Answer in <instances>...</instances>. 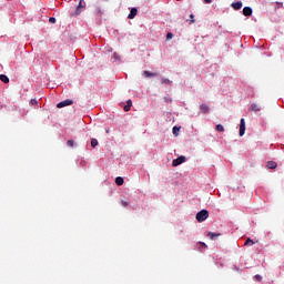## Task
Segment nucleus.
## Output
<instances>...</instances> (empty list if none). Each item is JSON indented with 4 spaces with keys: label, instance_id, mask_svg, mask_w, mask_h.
Segmentation results:
<instances>
[{
    "label": "nucleus",
    "instance_id": "obj_13",
    "mask_svg": "<svg viewBox=\"0 0 284 284\" xmlns=\"http://www.w3.org/2000/svg\"><path fill=\"white\" fill-rule=\"evenodd\" d=\"M131 108H132V101L128 100L126 105H124V112H130Z\"/></svg>",
    "mask_w": 284,
    "mask_h": 284
},
{
    "label": "nucleus",
    "instance_id": "obj_26",
    "mask_svg": "<svg viewBox=\"0 0 284 284\" xmlns=\"http://www.w3.org/2000/svg\"><path fill=\"white\" fill-rule=\"evenodd\" d=\"M30 103H31V105H37V104L39 103V101H37V99H32V100L30 101Z\"/></svg>",
    "mask_w": 284,
    "mask_h": 284
},
{
    "label": "nucleus",
    "instance_id": "obj_16",
    "mask_svg": "<svg viewBox=\"0 0 284 284\" xmlns=\"http://www.w3.org/2000/svg\"><path fill=\"white\" fill-rule=\"evenodd\" d=\"M115 183H116V185H123V183H124L123 178L122 176L115 178Z\"/></svg>",
    "mask_w": 284,
    "mask_h": 284
},
{
    "label": "nucleus",
    "instance_id": "obj_25",
    "mask_svg": "<svg viewBox=\"0 0 284 284\" xmlns=\"http://www.w3.org/2000/svg\"><path fill=\"white\" fill-rule=\"evenodd\" d=\"M164 101H165V103H172V98L165 97V98H164Z\"/></svg>",
    "mask_w": 284,
    "mask_h": 284
},
{
    "label": "nucleus",
    "instance_id": "obj_29",
    "mask_svg": "<svg viewBox=\"0 0 284 284\" xmlns=\"http://www.w3.org/2000/svg\"><path fill=\"white\" fill-rule=\"evenodd\" d=\"M191 23H194V14H190Z\"/></svg>",
    "mask_w": 284,
    "mask_h": 284
},
{
    "label": "nucleus",
    "instance_id": "obj_3",
    "mask_svg": "<svg viewBox=\"0 0 284 284\" xmlns=\"http://www.w3.org/2000/svg\"><path fill=\"white\" fill-rule=\"evenodd\" d=\"M186 159L184 155H181L172 161V166L178 168V165H181L182 163H185Z\"/></svg>",
    "mask_w": 284,
    "mask_h": 284
},
{
    "label": "nucleus",
    "instance_id": "obj_24",
    "mask_svg": "<svg viewBox=\"0 0 284 284\" xmlns=\"http://www.w3.org/2000/svg\"><path fill=\"white\" fill-rule=\"evenodd\" d=\"M49 23H57V18H53V17L49 18Z\"/></svg>",
    "mask_w": 284,
    "mask_h": 284
},
{
    "label": "nucleus",
    "instance_id": "obj_22",
    "mask_svg": "<svg viewBox=\"0 0 284 284\" xmlns=\"http://www.w3.org/2000/svg\"><path fill=\"white\" fill-rule=\"evenodd\" d=\"M174 37V34H172V32H169L166 34V41H170V39H172Z\"/></svg>",
    "mask_w": 284,
    "mask_h": 284
},
{
    "label": "nucleus",
    "instance_id": "obj_4",
    "mask_svg": "<svg viewBox=\"0 0 284 284\" xmlns=\"http://www.w3.org/2000/svg\"><path fill=\"white\" fill-rule=\"evenodd\" d=\"M72 103H74V101L68 99L64 101H61L60 103L57 104V108L61 109V108H68V105H72Z\"/></svg>",
    "mask_w": 284,
    "mask_h": 284
},
{
    "label": "nucleus",
    "instance_id": "obj_7",
    "mask_svg": "<svg viewBox=\"0 0 284 284\" xmlns=\"http://www.w3.org/2000/svg\"><path fill=\"white\" fill-rule=\"evenodd\" d=\"M231 7H232L234 10H241V8H243V2H241V1L233 2V3L231 4Z\"/></svg>",
    "mask_w": 284,
    "mask_h": 284
},
{
    "label": "nucleus",
    "instance_id": "obj_5",
    "mask_svg": "<svg viewBox=\"0 0 284 284\" xmlns=\"http://www.w3.org/2000/svg\"><path fill=\"white\" fill-rule=\"evenodd\" d=\"M245 134V119H241L240 121V136H243Z\"/></svg>",
    "mask_w": 284,
    "mask_h": 284
},
{
    "label": "nucleus",
    "instance_id": "obj_17",
    "mask_svg": "<svg viewBox=\"0 0 284 284\" xmlns=\"http://www.w3.org/2000/svg\"><path fill=\"white\" fill-rule=\"evenodd\" d=\"M215 130H216L217 132H225V128H224L222 124H217V125L215 126Z\"/></svg>",
    "mask_w": 284,
    "mask_h": 284
},
{
    "label": "nucleus",
    "instance_id": "obj_12",
    "mask_svg": "<svg viewBox=\"0 0 284 284\" xmlns=\"http://www.w3.org/2000/svg\"><path fill=\"white\" fill-rule=\"evenodd\" d=\"M0 81H2V83H10V78L6 74H0Z\"/></svg>",
    "mask_w": 284,
    "mask_h": 284
},
{
    "label": "nucleus",
    "instance_id": "obj_18",
    "mask_svg": "<svg viewBox=\"0 0 284 284\" xmlns=\"http://www.w3.org/2000/svg\"><path fill=\"white\" fill-rule=\"evenodd\" d=\"M99 145V141L97 139H91V148H97Z\"/></svg>",
    "mask_w": 284,
    "mask_h": 284
},
{
    "label": "nucleus",
    "instance_id": "obj_20",
    "mask_svg": "<svg viewBox=\"0 0 284 284\" xmlns=\"http://www.w3.org/2000/svg\"><path fill=\"white\" fill-rule=\"evenodd\" d=\"M244 245H254V241L248 237V239L245 241Z\"/></svg>",
    "mask_w": 284,
    "mask_h": 284
},
{
    "label": "nucleus",
    "instance_id": "obj_27",
    "mask_svg": "<svg viewBox=\"0 0 284 284\" xmlns=\"http://www.w3.org/2000/svg\"><path fill=\"white\" fill-rule=\"evenodd\" d=\"M173 134H175V136L179 134V128L178 126L173 128Z\"/></svg>",
    "mask_w": 284,
    "mask_h": 284
},
{
    "label": "nucleus",
    "instance_id": "obj_10",
    "mask_svg": "<svg viewBox=\"0 0 284 284\" xmlns=\"http://www.w3.org/2000/svg\"><path fill=\"white\" fill-rule=\"evenodd\" d=\"M276 166H277V164L274 161H268L267 165H266V168H268V170H276Z\"/></svg>",
    "mask_w": 284,
    "mask_h": 284
},
{
    "label": "nucleus",
    "instance_id": "obj_14",
    "mask_svg": "<svg viewBox=\"0 0 284 284\" xmlns=\"http://www.w3.org/2000/svg\"><path fill=\"white\" fill-rule=\"evenodd\" d=\"M251 110H252L253 112H261V106H258V104H256V103H253V104L251 105Z\"/></svg>",
    "mask_w": 284,
    "mask_h": 284
},
{
    "label": "nucleus",
    "instance_id": "obj_23",
    "mask_svg": "<svg viewBox=\"0 0 284 284\" xmlns=\"http://www.w3.org/2000/svg\"><path fill=\"white\" fill-rule=\"evenodd\" d=\"M121 205H122V207H128L129 203H128V201L122 200Z\"/></svg>",
    "mask_w": 284,
    "mask_h": 284
},
{
    "label": "nucleus",
    "instance_id": "obj_15",
    "mask_svg": "<svg viewBox=\"0 0 284 284\" xmlns=\"http://www.w3.org/2000/svg\"><path fill=\"white\" fill-rule=\"evenodd\" d=\"M164 83H165L166 85H172L171 80L168 79V78H162V79H161V84L163 85Z\"/></svg>",
    "mask_w": 284,
    "mask_h": 284
},
{
    "label": "nucleus",
    "instance_id": "obj_30",
    "mask_svg": "<svg viewBox=\"0 0 284 284\" xmlns=\"http://www.w3.org/2000/svg\"><path fill=\"white\" fill-rule=\"evenodd\" d=\"M200 245H202V247H207V245H205V243H200Z\"/></svg>",
    "mask_w": 284,
    "mask_h": 284
},
{
    "label": "nucleus",
    "instance_id": "obj_1",
    "mask_svg": "<svg viewBox=\"0 0 284 284\" xmlns=\"http://www.w3.org/2000/svg\"><path fill=\"white\" fill-rule=\"evenodd\" d=\"M209 216L210 212H207V210H202L196 214L195 219L199 223H203V221H207Z\"/></svg>",
    "mask_w": 284,
    "mask_h": 284
},
{
    "label": "nucleus",
    "instance_id": "obj_11",
    "mask_svg": "<svg viewBox=\"0 0 284 284\" xmlns=\"http://www.w3.org/2000/svg\"><path fill=\"white\" fill-rule=\"evenodd\" d=\"M143 77H146V78H150V77H159V73H153V72H150V71H144L143 72Z\"/></svg>",
    "mask_w": 284,
    "mask_h": 284
},
{
    "label": "nucleus",
    "instance_id": "obj_6",
    "mask_svg": "<svg viewBox=\"0 0 284 284\" xmlns=\"http://www.w3.org/2000/svg\"><path fill=\"white\" fill-rule=\"evenodd\" d=\"M243 14H244V17H252V8L251 7H244L243 8Z\"/></svg>",
    "mask_w": 284,
    "mask_h": 284
},
{
    "label": "nucleus",
    "instance_id": "obj_8",
    "mask_svg": "<svg viewBox=\"0 0 284 284\" xmlns=\"http://www.w3.org/2000/svg\"><path fill=\"white\" fill-rule=\"evenodd\" d=\"M139 10L136 8H132L129 16H128V19H134V17H136Z\"/></svg>",
    "mask_w": 284,
    "mask_h": 284
},
{
    "label": "nucleus",
    "instance_id": "obj_2",
    "mask_svg": "<svg viewBox=\"0 0 284 284\" xmlns=\"http://www.w3.org/2000/svg\"><path fill=\"white\" fill-rule=\"evenodd\" d=\"M85 7H87L85 1L80 0L79 4L77 6L75 11L72 16L79 17V14H81V12H83V10H85Z\"/></svg>",
    "mask_w": 284,
    "mask_h": 284
},
{
    "label": "nucleus",
    "instance_id": "obj_32",
    "mask_svg": "<svg viewBox=\"0 0 284 284\" xmlns=\"http://www.w3.org/2000/svg\"><path fill=\"white\" fill-rule=\"evenodd\" d=\"M178 1H181V0H178Z\"/></svg>",
    "mask_w": 284,
    "mask_h": 284
},
{
    "label": "nucleus",
    "instance_id": "obj_31",
    "mask_svg": "<svg viewBox=\"0 0 284 284\" xmlns=\"http://www.w3.org/2000/svg\"><path fill=\"white\" fill-rule=\"evenodd\" d=\"M206 3H212V0H204Z\"/></svg>",
    "mask_w": 284,
    "mask_h": 284
},
{
    "label": "nucleus",
    "instance_id": "obj_19",
    "mask_svg": "<svg viewBox=\"0 0 284 284\" xmlns=\"http://www.w3.org/2000/svg\"><path fill=\"white\" fill-rule=\"evenodd\" d=\"M209 236L210 239H215L216 236H221V233H213V232H209Z\"/></svg>",
    "mask_w": 284,
    "mask_h": 284
},
{
    "label": "nucleus",
    "instance_id": "obj_28",
    "mask_svg": "<svg viewBox=\"0 0 284 284\" xmlns=\"http://www.w3.org/2000/svg\"><path fill=\"white\" fill-rule=\"evenodd\" d=\"M255 278H256V281H263V276H261V275H255Z\"/></svg>",
    "mask_w": 284,
    "mask_h": 284
},
{
    "label": "nucleus",
    "instance_id": "obj_9",
    "mask_svg": "<svg viewBox=\"0 0 284 284\" xmlns=\"http://www.w3.org/2000/svg\"><path fill=\"white\" fill-rule=\"evenodd\" d=\"M200 110L203 112V114H207L210 112V106H207V104H201Z\"/></svg>",
    "mask_w": 284,
    "mask_h": 284
},
{
    "label": "nucleus",
    "instance_id": "obj_21",
    "mask_svg": "<svg viewBox=\"0 0 284 284\" xmlns=\"http://www.w3.org/2000/svg\"><path fill=\"white\" fill-rule=\"evenodd\" d=\"M67 145H68L69 148H74V142H73V140H68V141H67Z\"/></svg>",
    "mask_w": 284,
    "mask_h": 284
}]
</instances>
